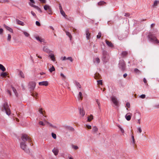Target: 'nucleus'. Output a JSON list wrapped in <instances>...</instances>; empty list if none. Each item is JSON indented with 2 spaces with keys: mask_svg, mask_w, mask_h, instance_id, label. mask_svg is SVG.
Here are the masks:
<instances>
[{
  "mask_svg": "<svg viewBox=\"0 0 159 159\" xmlns=\"http://www.w3.org/2000/svg\"><path fill=\"white\" fill-rule=\"evenodd\" d=\"M132 114L130 113H128L126 115L125 117L127 120L129 121L130 120L131 118V116Z\"/></svg>",
  "mask_w": 159,
  "mask_h": 159,
  "instance_id": "f8f14e48",
  "label": "nucleus"
},
{
  "mask_svg": "<svg viewBox=\"0 0 159 159\" xmlns=\"http://www.w3.org/2000/svg\"><path fill=\"white\" fill-rule=\"evenodd\" d=\"M131 138L132 140V143L133 144L135 143V140L134 139V137L133 134H132L131 135Z\"/></svg>",
  "mask_w": 159,
  "mask_h": 159,
  "instance_id": "c03bdc74",
  "label": "nucleus"
},
{
  "mask_svg": "<svg viewBox=\"0 0 159 159\" xmlns=\"http://www.w3.org/2000/svg\"><path fill=\"white\" fill-rule=\"evenodd\" d=\"M36 39L39 42H43L44 41V39H42L39 36H37L35 37Z\"/></svg>",
  "mask_w": 159,
  "mask_h": 159,
  "instance_id": "4be33fe9",
  "label": "nucleus"
},
{
  "mask_svg": "<svg viewBox=\"0 0 159 159\" xmlns=\"http://www.w3.org/2000/svg\"><path fill=\"white\" fill-rule=\"evenodd\" d=\"M126 106L128 108H129L130 107V103L129 102H127L126 104Z\"/></svg>",
  "mask_w": 159,
  "mask_h": 159,
  "instance_id": "680f3d73",
  "label": "nucleus"
},
{
  "mask_svg": "<svg viewBox=\"0 0 159 159\" xmlns=\"http://www.w3.org/2000/svg\"><path fill=\"white\" fill-rule=\"evenodd\" d=\"M52 152L55 156H57L59 150L57 148H54L52 150Z\"/></svg>",
  "mask_w": 159,
  "mask_h": 159,
  "instance_id": "dca6fc26",
  "label": "nucleus"
},
{
  "mask_svg": "<svg viewBox=\"0 0 159 159\" xmlns=\"http://www.w3.org/2000/svg\"><path fill=\"white\" fill-rule=\"evenodd\" d=\"M30 3H31V4H33V3H34V0H30ZM30 3H29V4Z\"/></svg>",
  "mask_w": 159,
  "mask_h": 159,
  "instance_id": "338daca9",
  "label": "nucleus"
},
{
  "mask_svg": "<svg viewBox=\"0 0 159 159\" xmlns=\"http://www.w3.org/2000/svg\"><path fill=\"white\" fill-rule=\"evenodd\" d=\"M18 71L19 73L18 74V75L20 76L21 77L24 78H25V75L23 73V72L21 70H18Z\"/></svg>",
  "mask_w": 159,
  "mask_h": 159,
  "instance_id": "a211bd4d",
  "label": "nucleus"
},
{
  "mask_svg": "<svg viewBox=\"0 0 159 159\" xmlns=\"http://www.w3.org/2000/svg\"><path fill=\"white\" fill-rule=\"evenodd\" d=\"M41 120L44 121L45 122L48 124L50 126L54 128H56V126L53 125L51 124L46 121L44 118H43V119H41Z\"/></svg>",
  "mask_w": 159,
  "mask_h": 159,
  "instance_id": "6ab92c4d",
  "label": "nucleus"
},
{
  "mask_svg": "<svg viewBox=\"0 0 159 159\" xmlns=\"http://www.w3.org/2000/svg\"><path fill=\"white\" fill-rule=\"evenodd\" d=\"M31 14L34 16L35 17H36V14L33 11H31Z\"/></svg>",
  "mask_w": 159,
  "mask_h": 159,
  "instance_id": "09e8293b",
  "label": "nucleus"
},
{
  "mask_svg": "<svg viewBox=\"0 0 159 159\" xmlns=\"http://www.w3.org/2000/svg\"><path fill=\"white\" fill-rule=\"evenodd\" d=\"M36 84L34 82H31L29 83V85L30 89V91L34 90Z\"/></svg>",
  "mask_w": 159,
  "mask_h": 159,
  "instance_id": "0eeeda50",
  "label": "nucleus"
},
{
  "mask_svg": "<svg viewBox=\"0 0 159 159\" xmlns=\"http://www.w3.org/2000/svg\"><path fill=\"white\" fill-rule=\"evenodd\" d=\"M52 12L51 8L48 10V13L49 14H52Z\"/></svg>",
  "mask_w": 159,
  "mask_h": 159,
  "instance_id": "49530a36",
  "label": "nucleus"
},
{
  "mask_svg": "<svg viewBox=\"0 0 159 159\" xmlns=\"http://www.w3.org/2000/svg\"><path fill=\"white\" fill-rule=\"evenodd\" d=\"M21 139L22 141V142H25L26 141H27L30 143L31 142V140L27 134H23Z\"/></svg>",
  "mask_w": 159,
  "mask_h": 159,
  "instance_id": "39448f33",
  "label": "nucleus"
},
{
  "mask_svg": "<svg viewBox=\"0 0 159 159\" xmlns=\"http://www.w3.org/2000/svg\"><path fill=\"white\" fill-rule=\"evenodd\" d=\"M60 75H61V76L64 79H66V76L63 74H62V73H61L60 74Z\"/></svg>",
  "mask_w": 159,
  "mask_h": 159,
  "instance_id": "603ef678",
  "label": "nucleus"
},
{
  "mask_svg": "<svg viewBox=\"0 0 159 159\" xmlns=\"http://www.w3.org/2000/svg\"><path fill=\"white\" fill-rule=\"evenodd\" d=\"M75 84L77 87H78L79 88H81V85L80 84V83L77 81H75Z\"/></svg>",
  "mask_w": 159,
  "mask_h": 159,
  "instance_id": "c85d7f7f",
  "label": "nucleus"
},
{
  "mask_svg": "<svg viewBox=\"0 0 159 159\" xmlns=\"http://www.w3.org/2000/svg\"><path fill=\"white\" fill-rule=\"evenodd\" d=\"M98 130V128L97 127L95 126H94L93 127V129H92V131L94 132L95 133L96 132H97Z\"/></svg>",
  "mask_w": 159,
  "mask_h": 159,
  "instance_id": "2f4dec72",
  "label": "nucleus"
},
{
  "mask_svg": "<svg viewBox=\"0 0 159 159\" xmlns=\"http://www.w3.org/2000/svg\"><path fill=\"white\" fill-rule=\"evenodd\" d=\"M105 42L107 45L109 47L113 48L114 47L113 44L111 42L107 40H105Z\"/></svg>",
  "mask_w": 159,
  "mask_h": 159,
  "instance_id": "9d476101",
  "label": "nucleus"
},
{
  "mask_svg": "<svg viewBox=\"0 0 159 159\" xmlns=\"http://www.w3.org/2000/svg\"><path fill=\"white\" fill-rule=\"evenodd\" d=\"M60 11L61 13L64 17H65V18H66V17H67V16L66 15V14H65V12L62 10L61 7V5H60Z\"/></svg>",
  "mask_w": 159,
  "mask_h": 159,
  "instance_id": "f3484780",
  "label": "nucleus"
},
{
  "mask_svg": "<svg viewBox=\"0 0 159 159\" xmlns=\"http://www.w3.org/2000/svg\"><path fill=\"white\" fill-rule=\"evenodd\" d=\"M16 24L18 25L21 26H24L25 25V24L23 22L19 20L18 19H16Z\"/></svg>",
  "mask_w": 159,
  "mask_h": 159,
  "instance_id": "2eb2a0df",
  "label": "nucleus"
},
{
  "mask_svg": "<svg viewBox=\"0 0 159 159\" xmlns=\"http://www.w3.org/2000/svg\"><path fill=\"white\" fill-rule=\"evenodd\" d=\"M3 26H4V27L7 30H8L11 33H13V30L11 27L7 26V25H6L5 24H4L3 25Z\"/></svg>",
  "mask_w": 159,
  "mask_h": 159,
  "instance_id": "9b49d317",
  "label": "nucleus"
},
{
  "mask_svg": "<svg viewBox=\"0 0 159 159\" xmlns=\"http://www.w3.org/2000/svg\"><path fill=\"white\" fill-rule=\"evenodd\" d=\"M146 95L145 94H142L141 95L140 97L142 98H145Z\"/></svg>",
  "mask_w": 159,
  "mask_h": 159,
  "instance_id": "6e6d98bb",
  "label": "nucleus"
},
{
  "mask_svg": "<svg viewBox=\"0 0 159 159\" xmlns=\"http://www.w3.org/2000/svg\"><path fill=\"white\" fill-rule=\"evenodd\" d=\"M3 107L2 111H5L6 114L8 116L10 115L11 114V112L8 104L7 102H5L4 103L3 105Z\"/></svg>",
  "mask_w": 159,
  "mask_h": 159,
  "instance_id": "f03ea898",
  "label": "nucleus"
},
{
  "mask_svg": "<svg viewBox=\"0 0 159 159\" xmlns=\"http://www.w3.org/2000/svg\"><path fill=\"white\" fill-rule=\"evenodd\" d=\"M43 50L44 52L48 53H50L52 52L51 50L49 49L48 47L47 46H44L43 48Z\"/></svg>",
  "mask_w": 159,
  "mask_h": 159,
  "instance_id": "6e6552de",
  "label": "nucleus"
},
{
  "mask_svg": "<svg viewBox=\"0 0 159 159\" xmlns=\"http://www.w3.org/2000/svg\"><path fill=\"white\" fill-rule=\"evenodd\" d=\"M125 16H129V14L128 13H125Z\"/></svg>",
  "mask_w": 159,
  "mask_h": 159,
  "instance_id": "69168bd1",
  "label": "nucleus"
},
{
  "mask_svg": "<svg viewBox=\"0 0 159 159\" xmlns=\"http://www.w3.org/2000/svg\"><path fill=\"white\" fill-rule=\"evenodd\" d=\"M49 57L53 61H55V58L54 57V55L53 54H51L49 55Z\"/></svg>",
  "mask_w": 159,
  "mask_h": 159,
  "instance_id": "412c9836",
  "label": "nucleus"
},
{
  "mask_svg": "<svg viewBox=\"0 0 159 159\" xmlns=\"http://www.w3.org/2000/svg\"><path fill=\"white\" fill-rule=\"evenodd\" d=\"M20 148L24 150L25 152H29V150L27 149L26 145L25 142H21L20 143Z\"/></svg>",
  "mask_w": 159,
  "mask_h": 159,
  "instance_id": "423d86ee",
  "label": "nucleus"
},
{
  "mask_svg": "<svg viewBox=\"0 0 159 159\" xmlns=\"http://www.w3.org/2000/svg\"><path fill=\"white\" fill-rule=\"evenodd\" d=\"M39 1L42 3H46V0H39Z\"/></svg>",
  "mask_w": 159,
  "mask_h": 159,
  "instance_id": "4d7b16f0",
  "label": "nucleus"
},
{
  "mask_svg": "<svg viewBox=\"0 0 159 159\" xmlns=\"http://www.w3.org/2000/svg\"><path fill=\"white\" fill-rule=\"evenodd\" d=\"M3 32V30L2 28H0V34H2Z\"/></svg>",
  "mask_w": 159,
  "mask_h": 159,
  "instance_id": "0e129e2a",
  "label": "nucleus"
},
{
  "mask_svg": "<svg viewBox=\"0 0 159 159\" xmlns=\"http://www.w3.org/2000/svg\"><path fill=\"white\" fill-rule=\"evenodd\" d=\"M31 95L34 97H36L38 95V93H32L31 94Z\"/></svg>",
  "mask_w": 159,
  "mask_h": 159,
  "instance_id": "a18cd8bd",
  "label": "nucleus"
},
{
  "mask_svg": "<svg viewBox=\"0 0 159 159\" xmlns=\"http://www.w3.org/2000/svg\"><path fill=\"white\" fill-rule=\"evenodd\" d=\"M11 35L9 34H8V36L7 37V40L8 42H10L11 41Z\"/></svg>",
  "mask_w": 159,
  "mask_h": 159,
  "instance_id": "72a5a7b5",
  "label": "nucleus"
},
{
  "mask_svg": "<svg viewBox=\"0 0 159 159\" xmlns=\"http://www.w3.org/2000/svg\"><path fill=\"white\" fill-rule=\"evenodd\" d=\"M148 37L150 41L156 43H159V41L158 39H157L156 37L153 34H152L150 33L148 35Z\"/></svg>",
  "mask_w": 159,
  "mask_h": 159,
  "instance_id": "7ed1b4c3",
  "label": "nucleus"
},
{
  "mask_svg": "<svg viewBox=\"0 0 159 159\" xmlns=\"http://www.w3.org/2000/svg\"><path fill=\"white\" fill-rule=\"evenodd\" d=\"M43 8L45 10H47L51 8V7L49 5H46L44 6Z\"/></svg>",
  "mask_w": 159,
  "mask_h": 159,
  "instance_id": "bb28decb",
  "label": "nucleus"
},
{
  "mask_svg": "<svg viewBox=\"0 0 159 159\" xmlns=\"http://www.w3.org/2000/svg\"><path fill=\"white\" fill-rule=\"evenodd\" d=\"M7 75V74L6 72H2L0 75L2 77H5Z\"/></svg>",
  "mask_w": 159,
  "mask_h": 159,
  "instance_id": "4c0bfd02",
  "label": "nucleus"
},
{
  "mask_svg": "<svg viewBox=\"0 0 159 159\" xmlns=\"http://www.w3.org/2000/svg\"><path fill=\"white\" fill-rule=\"evenodd\" d=\"M79 112L80 114L81 115L83 116L85 115L84 112V111L81 108L79 109Z\"/></svg>",
  "mask_w": 159,
  "mask_h": 159,
  "instance_id": "5701e85b",
  "label": "nucleus"
},
{
  "mask_svg": "<svg viewBox=\"0 0 159 159\" xmlns=\"http://www.w3.org/2000/svg\"><path fill=\"white\" fill-rule=\"evenodd\" d=\"M119 68L121 69L122 70L124 71L125 70L126 64L124 60H121L119 61Z\"/></svg>",
  "mask_w": 159,
  "mask_h": 159,
  "instance_id": "20e7f679",
  "label": "nucleus"
},
{
  "mask_svg": "<svg viewBox=\"0 0 159 159\" xmlns=\"http://www.w3.org/2000/svg\"><path fill=\"white\" fill-rule=\"evenodd\" d=\"M143 81L146 84L147 82V80L145 78H144L143 79Z\"/></svg>",
  "mask_w": 159,
  "mask_h": 159,
  "instance_id": "774afa93",
  "label": "nucleus"
},
{
  "mask_svg": "<svg viewBox=\"0 0 159 159\" xmlns=\"http://www.w3.org/2000/svg\"><path fill=\"white\" fill-rule=\"evenodd\" d=\"M128 54V52L127 51H123L121 53V56L123 57L126 56Z\"/></svg>",
  "mask_w": 159,
  "mask_h": 159,
  "instance_id": "cd10ccee",
  "label": "nucleus"
},
{
  "mask_svg": "<svg viewBox=\"0 0 159 159\" xmlns=\"http://www.w3.org/2000/svg\"><path fill=\"white\" fill-rule=\"evenodd\" d=\"M101 36V32H99L98 33V34L97 36V38L98 39H100Z\"/></svg>",
  "mask_w": 159,
  "mask_h": 159,
  "instance_id": "37998d69",
  "label": "nucleus"
},
{
  "mask_svg": "<svg viewBox=\"0 0 159 159\" xmlns=\"http://www.w3.org/2000/svg\"><path fill=\"white\" fill-rule=\"evenodd\" d=\"M72 147V148H74L75 150H77L78 149V147L76 146L73 145Z\"/></svg>",
  "mask_w": 159,
  "mask_h": 159,
  "instance_id": "8fccbe9b",
  "label": "nucleus"
},
{
  "mask_svg": "<svg viewBox=\"0 0 159 159\" xmlns=\"http://www.w3.org/2000/svg\"><path fill=\"white\" fill-rule=\"evenodd\" d=\"M82 99V93L81 92H80L79 93L78 96V99L79 100H81Z\"/></svg>",
  "mask_w": 159,
  "mask_h": 159,
  "instance_id": "c756f323",
  "label": "nucleus"
},
{
  "mask_svg": "<svg viewBox=\"0 0 159 159\" xmlns=\"http://www.w3.org/2000/svg\"><path fill=\"white\" fill-rule=\"evenodd\" d=\"M0 70L3 71H4L6 70V68L2 64H0Z\"/></svg>",
  "mask_w": 159,
  "mask_h": 159,
  "instance_id": "a878e982",
  "label": "nucleus"
},
{
  "mask_svg": "<svg viewBox=\"0 0 159 159\" xmlns=\"http://www.w3.org/2000/svg\"><path fill=\"white\" fill-rule=\"evenodd\" d=\"M67 60H69L70 61L72 62L73 61V59L71 57H69L66 58Z\"/></svg>",
  "mask_w": 159,
  "mask_h": 159,
  "instance_id": "3c124183",
  "label": "nucleus"
},
{
  "mask_svg": "<svg viewBox=\"0 0 159 159\" xmlns=\"http://www.w3.org/2000/svg\"><path fill=\"white\" fill-rule=\"evenodd\" d=\"M105 3V2L103 1H100L99 2H98V4L99 5H104Z\"/></svg>",
  "mask_w": 159,
  "mask_h": 159,
  "instance_id": "58836bf2",
  "label": "nucleus"
},
{
  "mask_svg": "<svg viewBox=\"0 0 159 159\" xmlns=\"http://www.w3.org/2000/svg\"><path fill=\"white\" fill-rule=\"evenodd\" d=\"M39 113L43 116H44V114L43 112V111H42V108H39Z\"/></svg>",
  "mask_w": 159,
  "mask_h": 159,
  "instance_id": "f704fd0d",
  "label": "nucleus"
},
{
  "mask_svg": "<svg viewBox=\"0 0 159 159\" xmlns=\"http://www.w3.org/2000/svg\"><path fill=\"white\" fill-rule=\"evenodd\" d=\"M102 59L104 62H107L109 60L110 57L107 52L103 48L102 49Z\"/></svg>",
  "mask_w": 159,
  "mask_h": 159,
  "instance_id": "f257e3e1",
  "label": "nucleus"
},
{
  "mask_svg": "<svg viewBox=\"0 0 159 159\" xmlns=\"http://www.w3.org/2000/svg\"><path fill=\"white\" fill-rule=\"evenodd\" d=\"M30 5L31 6L34 7L35 9H36L37 10H38L39 7L38 6H36L34 5L33 4H31V3H30Z\"/></svg>",
  "mask_w": 159,
  "mask_h": 159,
  "instance_id": "473e14b6",
  "label": "nucleus"
},
{
  "mask_svg": "<svg viewBox=\"0 0 159 159\" xmlns=\"http://www.w3.org/2000/svg\"><path fill=\"white\" fill-rule=\"evenodd\" d=\"M98 84H102V80H98L97 81Z\"/></svg>",
  "mask_w": 159,
  "mask_h": 159,
  "instance_id": "de8ad7c7",
  "label": "nucleus"
},
{
  "mask_svg": "<svg viewBox=\"0 0 159 159\" xmlns=\"http://www.w3.org/2000/svg\"><path fill=\"white\" fill-rule=\"evenodd\" d=\"M23 33L25 35L26 37H29V36L30 35L29 34L25 31H23Z\"/></svg>",
  "mask_w": 159,
  "mask_h": 159,
  "instance_id": "ea45409f",
  "label": "nucleus"
},
{
  "mask_svg": "<svg viewBox=\"0 0 159 159\" xmlns=\"http://www.w3.org/2000/svg\"><path fill=\"white\" fill-rule=\"evenodd\" d=\"M93 61L95 64H98L100 62V60L98 57H96L93 59Z\"/></svg>",
  "mask_w": 159,
  "mask_h": 159,
  "instance_id": "4468645a",
  "label": "nucleus"
},
{
  "mask_svg": "<svg viewBox=\"0 0 159 159\" xmlns=\"http://www.w3.org/2000/svg\"><path fill=\"white\" fill-rule=\"evenodd\" d=\"M39 124L40 125H44L45 124L42 121H39Z\"/></svg>",
  "mask_w": 159,
  "mask_h": 159,
  "instance_id": "13d9d810",
  "label": "nucleus"
},
{
  "mask_svg": "<svg viewBox=\"0 0 159 159\" xmlns=\"http://www.w3.org/2000/svg\"><path fill=\"white\" fill-rule=\"evenodd\" d=\"M86 37L88 39L90 38V34L88 30H86Z\"/></svg>",
  "mask_w": 159,
  "mask_h": 159,
  "instance_id": "aec40b11",
  "label": "nucleus"
},
{
  "mask_svg": "<svg viewBox=\"0 0 159 159\" xmlns=\"http://www.w3.org/2000/svg\"><path fill=\"white\" fill-rule=\"evenodd\" d=\"M66 128L68 129V130H70L71 131H74V129L71 127H70V126H66Z\"/></svg>",
  "mask_w": 159,
  "mask_h": 159,
  "instance_id": "b1692460",
  "label": "nucleus"
},
{
  "mask_svg": "<svg viewBox=\"0 0 159 159\" xmlns=\"http://www.w3.org/2000/svg\"><path fill=\"white\" fill-rule=\"evenodd\" d=\"M111 101L113 102V104L116 106H117L118 105V102L117 99L115 97H111Z\"/></svg>",
  "mask_w": 159,
  "mask_h": 159,
  "instance_id": "1a4fd4ad",
  "label": "nucleus"
},
{
  "mask_svg": "<svg viewBox=\"0 0 159 159\" xmlns=\"http://www.w3.org/2000/svg\"><path fill=\"white\" fill-rule=\"evenodd\" d=\"M36 24L38 26H40L41 25L40 23L38 21H36Z\"/></svg>",
  "mask_w": 159,
  "mask_h": 159,
  "instance_id": "bf43d9fd",
  "label": "nucleus"
},
{
  "mask_svg": "<svg viewBox=\"0 0 159 159\" xmlns=\"http://www.w3.org/2000/svg\"><path fill=\"white\" fill-rule=\"evenodd\" d=\"M159 2V1L155 0L153 4L152 5V7H154L157 6V5L158 3Z\"/></svg>",
  "mask_w": 159,
  "mask_h": 159,
  "instance_id": "7c9ffc66",
  "label": "nucleus"
},
{
  "mask_svg": "<svg viewBox=\"0 0 159 159\" xmlns=\"http://www.w3.org/2000/svg\"><path fill=\"white\" fill-rule=\"evenodd\" d=\"M65 32H66V35L69 37L70 40H71L72 38V36L70 33L67 31H65Z\"/></svg>",
  "mask_w": 159,
  "mask_h": 159,
  "instance_id": "393cba45",
  "label": "nucleus"
},
{
  "mask_svg": "<svg viewBox=\"0 0 159 159\" xmlns=\"http://www.w3.org/2000/svg\"><path fill=\"white\" fill-rule=\"evenodd\" d=\"M55 70V68L53 66H52L51 68L49 69V70L50 72H52V71Z\"/></svg>",
  "mask_w": 159,
  "mask_h": 159,
  "instance_id": "e433bc0d",
  "label": "nucleus"
},
{
  "mask_svg": "<svg viewBox=\"0 0 159 159\" xmlns=\"http://www.w3.org/2000/svg\"><path fill=\"white\" fill-rule=\"evenodd\" d=\"M93 119V116L92 115H91L90 116L88 117V120L89 121H91Z\"/></svg>",
  "mask_w": 159,
  "mask_h": 159,
  "instance_id": "c9c22d12",
  "label": "nucleus"
},
{
  "mask_svg": "<svg viewBox=\"0 0 159 159\" xmlns=\"http://www.w3.org/2000/svg\"><path fill=\"white\" fill-rule=\"evenodd\" d=\"M134 71L135 73H140V71H139V70L137 68H135L134 69Z\"/></svg>",
  "mask_w": 159,
  "mask_h": 159,
  "instance_id": "79ce46f5",
  "label": "nucleus"
},
{
  "mask_svg": "<svg viewBox=\"0 0 159 159\" xmlns=\"http://www.w3.org/2000/svg\"><path fill=\"white\" fill-rule=\"evenodd\" d=\"M138 130V131L139 132V133H141L142 132V129H141V128L140 127H139L137 128Z\"/></svg>",
  "mask_w": 159,
  "mask_h": 159,
  "instance_id": "5fc2aeb1",
  "label": "nucleus"
},
{
  "mask_svg": "<svg viewBox=\"0 0 159 159\" xmlns=\"http://www.w3.org/2000/svg\"><path fill=\"white\" fill-rule=\"evenodd\" d=\"M66 58H66V57L65 56L64 57H61V59L63 61L65 60L66 59Z\"/></svg>",
  "mask_w": 159,
  "mask_h": 159,
  "instance_id": "e2e57ef3",
  "label": "nucleus"
},
{
  "mask_svg": "<svg viewBox=\"0 0 159 159\" xmlns=\"http://www.w3.org/2000/svg\"><path fill=\"white\" fill-rule=\"evenodd\" d=\"M119 127L120 129L121 132L122 133H124L125 131H124V130L123 129V128H121L120 126H119Z\"/></svg>",
  "mask_w": 159,
  "mask_h": 159,
  "instance_id": "864d4df0",
  "label": "nucleus"
},
{
  "mask_svg": "<svg viewBox=\"0 0 159 159\" xmlns=\"http://www.w3.org/2000/svg\"><path fill=\"white\" fill-rule=\"evenodd\" d=\"M39 84L40 85L47 86L48 85V82L47 81H44L39 82Z\"/></svg>",
  "mask_w": 159,
  "mask_h": 159,
  "instance_id": "ddd939ff",
  "label": "nucleus"
},
{
  "mask_svg": "<svg viewBox=\"0 0 159 159\" xmlns=\"http://www.w3.org/2000/svg\"><path fill=\"white\" fill-rule=\"evenodd\" d=\"M86 127L89 129H91V126L89 125H86Z\"/></svg>",
  "mask_w": 159,
  "mask_h": 159,
  "instance_id": "052dcab7",
  "label": "nucleus"
},
{
  "mask_svg": "<svg viewBox=\"0 0 159 159\" xmlns=\"http://www.w3.org/2000/svg\"><path fill=\"white\" fill-rule=\"evenodd\" d=\"M52 138L54 139H56L57 137L56 135V134L54 133H52Z\"/></svg>",
  "mask_w": 159,
  "mask_h": 159,
  "instance_id": "a19ab883",
  "label": "nucleus"
}]
</instances>
